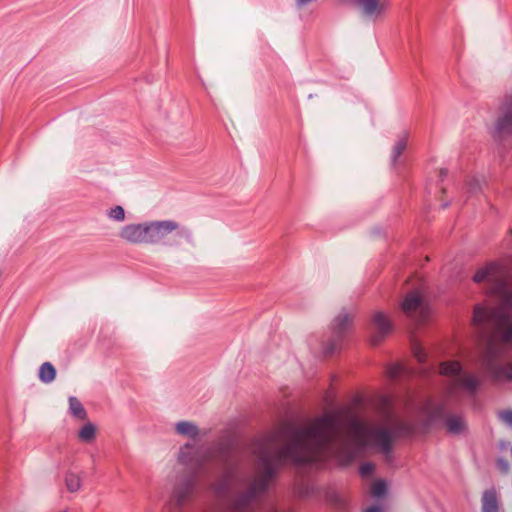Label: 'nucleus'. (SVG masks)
I'll list each match as a JSON object with an SVG mask.
<instances>
[{"mask_svg":"<svg viewBox=\"0 0 512 512\" xmlns=\"http://www.w3.org/2000/svg\"><path fill=\"white\" fill-rule=\"evenodd\" d=\"M374 469H375V465L373 463L365 462V463L361 464L359 471H360L361 476L368 477L373 473Z\"/></svg>","mask_w":512,"mask_h":512,"instance_id":"nucleus-24","label":"nucleus"},{"mask_svg":"<svg viewBox=\"0 0 512 512\" xmlns=\"http://www.w3.org/2000/svg\"><path fill=\"white\" fill-rule=\"evenodd\" d=\"M387 486L383 480H377L372 484L371 493L375 497H383L386 494Z\"/></svg>","mask_w":512,"mask_h":512,"instance_id":"nucleus-20","label":"nucleus"},{"mask_svg":"<svg viewBox=\"0 0 512 512\" xmlns=\"http://www.w3.org/2000/svg\"><path fill=\"white\" fill-rule=\"evenodd\" d=\"M511 234H512V229H511Z\"/></svg>","mask_w":512,"mask_h":512,"instance_id":"nucleus-31","label":"nucleus"},{"mask_svg":"<svg viewBox=\"0 0 512 512\" xmlns=\"http://www.w3.org/2000/svg\"><path fill=\"white\" fill-rule=\"evenodd\" d=\"M402 310L419 323L426 321L430 314L429 307L418 290L411 291L406 295L402 303Z\"/></svg>","mask_w":512,"mask_h":512,"instance_id":"nucleus-8","label":"nucleus"},{"mask_svg":"<svg viewBox=\"0 0 512 512\" xmlns=\"http://www.w3.org/2000/svg\"><path fill=\"white\" fill-rule=\"evenodd\" d=\"M65 485L69 492H77L81 488L80 476L73 471H67L65 474Z\"/></svg>","mask_w":512,"mask_h":512,"instance_id":"nucleus-15","label":"nucleus"},{"mask_svg":"<svg viewBox=\"0 0 512 512\" xmlns=\"http://www.w3.org/2000/svg\"><path fill=\"white\" fill-rule=\"evenodd\" d=\"M371 324L373 333L370 341L372 345L376 346L391 332L392 324L382 312L374 313Z\"/></svg>","mask_w":512,"mask_h":512,"instance_id":"nucleus-10","label":"nucleus"},{"mask_svg":"<svg viewBox=\"0 0 512 512\" xmlns=\"http://www.w3.org/2000/svg\"><path fill=\"white\" fill-rule=\"evenodd\" d=\"M175 430L179 435L188 436L192 439H196L199 436L197 425L190 421H180L176 423Z\"/></svg>","mask_w":512,"mask_h":512,"instance_id":"nucleus-13","label":"nucleus"},{"mask_svg":"<svg viewBox=\"0 0 512 512\" xmlns=\"http://www.w3.org/2000/svg\"><path fill=\"white\" fill-rule=\"evenodd\" d=\"M407 429V425L386 407L378 425L366 423L352 414L342 419L334 413L305 425L284 422L275 433L257 441L253 450V475L237 473L232 448L227 443H218L208 451L187 443V504L193 498L199 473L211 460L223 469V476L213 485V491L224 502L227 512H289L280 510L275 501L266 496L280 466L313 465L330 456L350 463L369 448L381 452L389 461L394 439Z\"/></svg>","mask_w":512,"mask_h":512,"instance_id":"nucleus-1","label":"nucleus"},{"mask_svg":"<svg viewBox=\"0 0 512 512\" xmlns=\"http://www.w3.org/2000/svg\"><path fill=\"white\" fill-rule=\"evenodd\" d=\"M431 422H443L447 431L453 435H460L466 431V423L459 415L451 414L444 404H436L429 409Z\"/></svg>","mask_w":512,"mask_h":512,"instance_id":"nucleus-6","label":"nucleus"},{"mask_svg":"<svg viewBox=\"0 0 512 512\" xmlns=\"http://www.w3.org/2000/svg\"><path fill=\"white\" fill-rule=\"evenodd\" d=\"M38 377L41 382L49 384L56 378V369L50 362H44L40 368Z\"/></svg>","mask_w":512,"mask_h":512,"instance_id":"nucleus-14","label":"nucleus"},{"mask_svg":"<svg viewBox=\"0 0 512 512\" xmlns=\"http://www.w3.org/2000/svg\"><path fill=\"white\" fill-rule=\"evenodd\" d=\"M96 436V427L91 422H87L78 432V437L83 442H91Z\"/></svg>","mask_w":512,"mask_h":512,"instance_id":"nucleus-17","label":"nucleus"},{"mask_svg":"<svg viewBox=\"0 0 512 512\" xmlns=\"http://www.w3.org/2000/svg\"><path fill=\"white\" fill-rule=\"evenodd\" d=\"M498 372L506 379L512 381V362L507 363L505 366L499 368Z\"/></svg>","mask_w":512,"mask_h":512,"instance_id":"nucleus-26","label":"nucleus"},{"mask_svg":"<svg viewBox=\"0 0 512 512\" xmlns=\"http://www.w3.org/2000/svg\"><path fill=\"white\" fill-rule=\"evenodd\" d=\"M119 237L130 244H148V222L123 226Z\"/></svg>","mask_w":512,"mask_h":512,"instance_id":"nucleus-9","label":"nucleus"},{"mask_svg":"<svg viewBox=\"0 0 512 512\" xmlns=\"http://www.w3.org/2000/svg\"><path fill=\"white\" fill-rule=\"evenodd\" d=\"M412 352H413L415 359L419 363H424L426 361L427 353H426L425 349L419 343H417V342L413 343Z\"/></svg>","mask_w":512,"mask_h":512,"instance_id":"nucleus-21","label":"nucleus"},{"mask_svg":"<svg viewBox=\"0 0 512 512\" xmlns=\"http://www.w3.org/2000/svg\"><path fill=\"white\" fill-rule=\"evenodd\" d=\"M407 146V136L403 135L399 140L396 142V144L393 147L392 155H391V162L392 165H395L397 162V159L401 156L403 151L406 149Z\"/></svg>","mask_w":512,"mask_h":512,"instance_id":"nucleus-18","label":"nucleus"},{"mask_svg":"<svg viewBox=\"0 0 512 512\" xmlns=\"http://www.w3.org/2000/svg\"><path fill=\"white\" fill-rule=\"evenodd\" d=\"M362 14L369 18L383 16L390 6V0H356Z\"/></svg>","mask_w":512,"mask_h":512,"instance_id":"nucleus-11","label":"nucleus"},{"mask_svg":"<svg viewBox=\"0 0 512 512\" xmlns=\"http://www.w3.org/2000/svg\"><path fill=\"white\" fill-rule=\"evenodd\" d=\"M353 315L342 311L334 319L331 334L322 342V352L325 357L334 355L343 345L352 327Z\"/></svg>","mask_w":512,"mask_h":512,"instance_id":"nucleus-4","label":"nucleus"},{"mask_svg":"<svg viewBox=\"0 0 512 512\" xmlns=\"http://www.w3.org/2000/svg\"><path fill=\"white\" fill-rule=\"evenodd\" d=\"M466 186H467V192L469 194H476L478 191H480L482 189L480 180L475 177L471 178L467 182Z\"/></svg>","mask_w":512,"mask_h":512,"instance_id":"nucleus-22","label":"nucleus"},{"mask_svg":"<svg viewBox=\"0 0 512 512\" xmlns=\"http://www.w3.org/2000/svg\"><path fill=\"white\" fill-rule=\"evenodd\" d=\"M473 281L486 283L487 292L499 302L496 308L475 305L472 317L479 345L493 359L499 354L498 344L512 343V273L507 265L491 262L476 271Z\"/></svg>","mask_w":512,"mask_h":512,"instance_id":"nucleus-2","label":"nucleus"},{"mask_svg":"<svg viewBox=\"0 0 512 512\" xmlns=\"http://www.w3.org/2000/svg\"><path fill=\"white\" fill-rule=\"evenodd\" d=\"M69 409L71 414L81 420L86 419L87 413L81 402L76 397H69Z\"/></svg>","mask_w":512,"mask_h":512,"instance_id":"nucleus-16","label":"nucleus"},{"mask_svg":"<svg viewBox=\"0 0 512 512\" xmlns=\"http://www.w3.org/2000/svg\"><path fill=\"white\" fill-rule=\"evenodd\" d=\"M315 0H295L296 6L301 8L304 6L309 5L310 3L314 2Z\"/></svg>","mask_w":512,"mask_h":512,"instance_id":"nucleus-28","label":"nucleus"},{"mask_svg":"<svg viewBox=\"0 0 512 512\" xmlns=\"http://www.w3.org/2000/svg\"><path fill=\"white\" fill-rule=\"evenodd\" d=\"M481 501L482 512H498V500L495 490H486Z\"/></svg>","mask_w":512,"mask_h":512,"instance_id":"nucleus-12","label":"nucleus"},{"mask_svg":"<svg viewBox=\"0 0 512 512\" xmlns=\"http://www.w3.org/2000/svg\"><path fill=\"white\" fill-rule=\"evenodd\" d=\"M173 232H175L177 238L184 239L188 243H193V233L190 228L181 226L174 220H156L148 221V244L178 246V241H166L167 237Z\"/></svg>","mask_w":512,"mask_h":512,"instance_id":"nucleus-3","label":"nucleus"},{"mask_svg":"<svg viewBox=\"0 0 512 512\" xmlns=\"http://www.w3.org/2000/svg\"><path fill=\"white\" fill-rule=\"evenodd\" d=\"M107 216L115 221L122 222L125 219V211L122 206H115L107 211Z\"/></svg>","mask_w":512,"mask_h":512,"instance_id":"nucleus-19","label":"nucleus"},{"mask_svg":"<svg viewBox=\"0 0 512 512\" xmlns=\"http://www.w3.org/2000/svg\"><path fill=\"white\" fill-rule=\"evenodd\" d=\"M495 133L498 140L512 142V94L506 95L500 104Z\"/></svg>","mask_w":512,"mask_h":512,"instance_id":"nucleus-7","label":"nucleus"},{"mask_svg":"<svg viewBox=\"0 0 512 512\" xmlns=\"http://www.w3.org/2000/svg\"><path fill=\"white\" fill-rule=\"evenodd\" d=\"M364 512H380V508L377 506H371L367 508Z\"/></svg>","mask_w":512,"mask_h":512,"instance_id":"nucleus-29","label":"nucleus"},{"mask_svg":"<svg viewBox=\"0 0 512 512\" xmlns=\"http://www.w3.org/2000/svg\"><path fill=\"white\" fill-rule=\"evenodd\" d=\"M389 377L393 380H397L399 377H401L402 374L405 373V367L401 364L393 365L389 368Z\"/></svg>","mask_w":512,"mask_h":512,"instance_id":"nucleus-23","label":"nucleus"},{"mask_svg":"<svg viewBox=\"0 0 512 512\" xmlns=\"http://www.w3.org/2000/svg\"><path fill=\"white\" fill-rule=\"evenodd\" d=\"M498 416L503 423L512 427V410H502L499 412Z\"/></svg>","mask_w":512,"mask_h":512,"instance_id":"nucleus-25","label":"nucleus"},{"mask_svg":"<svg viewBox=\"0 0 512 512\" xmlns=\"http://www.w3.org/2000/svg\"><path fill=\"white\" fill-rule=\"evenodd\" d=\"M496 466L502 473H507L510 468L508 461L504 458H498L496 461Z\"/></svg>","mask_w":512,"mask_h":512,"instance_id":"nucleus-27","label":"nucleus"},{"mask_svg":"<svg viewBox=\"0 0 512 512\" xmlns=\"http://www.w3.org/2000/svg\"><path fill=\"white\" fill-rule=\"evenodd\" d=\"M440 373L452 378L453 389L462 388L470 394H474L479 386V379L474 375L464 373L458 361L441 363Z\"/></svg>","mask_w":512,"mask_h":512,"instance_id":"nucleus-5","label":"nucleus"},{"mask_svg":"<svg viewBox=\"0 0 512 512\" xmlns=\"http://www.w3.org/2000/svg\"><path fill=\"white\" fill-rule=\"evenodd\" d=\"M447 173H448L447 169H441L440 170V177L444 178L447 175Z\"/></svg>","mask_w":512,"mask_h":512,"instance_id":"nucleus-30","label":"nucleus"}]
</instances>
